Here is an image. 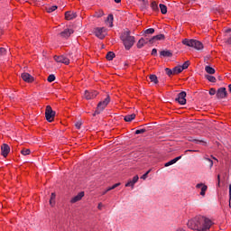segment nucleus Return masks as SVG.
I'll return each instance as SVG.
<instances>
[{
	"instance_id": "a211bd4d",
	"label": "nucleus",
	"mask_w": 231,
	"mask_h": 231,
	"mask_svg": "<svg viewBox=\"0 0 231 231\" xmlns=\"http://www.w3.org/2000/svg\"><path fill=\"white\" fill-rule=\"evenodd\" d=\"M139 177L138 175H135L133 180H130L126 184L125 187H132V189L134 188V184L138 182Z\"/></svg>"
},
{
	"instance_id": "3c124183",
	"label": "nucleus",
	"mask_w": 231,
	"mask_h": 231,
	"mask_svg": "<svg viewBox=\"0 0 231 231\" xmlns=\"http://www.w3.org/2000/svg\"><path fill=\"white\" fill-rule=\"evenodd\" d=\"M102 207H104V205L102 203H99L97 206L98 210H102Z\"/></svg>"
},
{
	"instance_id": "de8ad7c7",
	"label": "nucleus",
	"mask_w": 231,
	"mask_h": 231,
	"mask_svg": "<svg viewBox=\"0 0 231 231\" xmlns=\"http://www.w3.org/2000/svg\"><path fill=\"white\" fill-rule=\"evenodd\" d=\"M220 183H221V176L217 175V187H219Z\"/></svg>"
},
{
	"instance_id": "ea45409f",
	"label": "nucleus",
	"mask_w": 231,
	"mask_h": 231,
	"mask_svg": "<svg viewBox=\"0 0 231 231\" xmlns=\"http://www.w3.org/2000/svg\"><path fill=\"white\" fill-rule=\"evenodd\" d=\"M104 16V11H99V12H97L95 14H94V17H97V18H100Z\"/></svg>"
},
{
	"instance_id": "864d4df0",
	"label": "nucleus",
	"mask_w": 231,
	"mask_h": 231,
	"mask_svg": "<svg viewBox=\"0 0 231 231\" xmlns=\"http://www.w3.org/2000/svg\"><path fill=\"white\" fill-rule=\"evenodd\" d=\"M115 3H122V0H114Z\"/></svg>"
},
{
	"instance_id": "7ed1b4c3",
	"label": "nucleus",
	"mask_w": 231,
	"mask_h": 231,
	"mask_svg": "<svg viewBox=\"0 0 231 231\" xmlns=\"http://www.w3.org/2000/svg\"><path fill=\"white\" fill-rule=\"evenodd\" d=\"M182 44L185 46H189V48H194L195 50H198L199 51H201L203 50L204 46L203 43L198 40H189V39H184L182 41Z\"/></svg>"
},
{
	"instance_id": "8fccbe9b",
	"label": "nucleus",
	"mask_w": 231,
	"mask_h": 231,
	"mask_svg": "<svg viewBox=\"0 0 231 231\" xmlns=\"http://www.w3.org/2000/svg\"><path fill=\"white\" fill-rule=\"evenodd\" d=\"M141 180H147V173H144L142 177Z\"/></svg>"
},
{
	"instance_id": "6ab92c4d",
	"label": "nucleus",
	"mask_w": 231,
	"mask_h": 231,
	"mask_svg": "<svg viewBox=\"0 0 231 231\" xmlns=\"http://www.w3.org/2000/svg\"><path fill=\"white\" fill-rule=\"evenodd\" d=\"M84 196V191L79 192L77 196L71 199V203H77V201H80L82 199V197Z\"/></svg>"
},
{
	"instance_id": "c85d7f7f",
	"label": "nucleus",
	"mask_w": 231,
	"mask_h": 231,
	"mask_svg": "<svg viewBox=\"0 0 231 231\" xmlns=\"http://www.w3.org/2000/svg\"><path fill=\"white\" fill-rule=\"evenodd\" d=\"M151 82H153V84H158V77L154 74L150 75L149 77Z\"/></svg>"
},
{
	"instance_id": "aec40b11",
	"label": "nucleus",
	"mask_w": 231,
	"mask_h": 231,
	"mask_svg": "<svg viewBox=\"0 0 231 231\" xmlns=\"http://www.w3.org/2000/svg\"><path fill=\"white\" fill-rule=\"evenodd\" d=\"M154 33V28L146 29L143 32V35L145 39H149V35H152Z\"/></svg>"
},
{
	"instance_id": "603ef678",
	"label": "nucleus",
	"mask_w": 231,
	"mask_h": 231,
	"mask_svg": "<svg viewBox=\"0 0 231 231\" xmlns=\"http://www.w3.org/2000/svg\"><path fill=\"white\" fill-rule=\"evenodd\" d=\"M230 32H231V29L229 28V29H227V30L226 31V33H230Z\"/></svg>"
},
{
	"instance_id": "58836bf2",
	"label": "nucleus",
	"mask_w": 231,
	"mask_h": 231,
	"mask_svg": "<svg viewBox=\"0 0 231 231\" xmlns=\"http://www.w3.org/2000/svg\"><path fill=\"white\" fill-rule=\"evenodd\" d=\"M151 8L156 12L158 10V4L156 2H152Z\"/></svg>"
},
{
	"instance_id": "f257e3e1",
	"label": "nucleus",
	"mask_w": 231,
	"mask_h": 231,
	"mask_svg": "<svg viewBox=\"0 0 231 231\" xmlns=\"http://www.w3.org/2000/svg\"><path fill=\"white\" fill-rule=\"evenodd\" d=\"M212 225V220L201 216L195 217L191 220H189L187 224L191 230L197 231H208Z\"/></svg>"
},
{
	"instance_id": "5701e85b",
	"label": "nucleus",
	"mask_w": 231,
	"mask_h": 231,
	"mask_svg": "<svg viewBox=\"0 0 231 231\" xmlns=\"http://www.w3.org/2000/svg\"><path fill=\"white\" fill-rule=\"evenodd\" d=\"M136 118V115L135 114H132V115H127L124 117L125 122H133V120H134Z\"/></svg>"
},
{
	"instance_id": "20e7f679",
	"label": "nucleus",
	"mask_w": 231,
	"mask_h": 231,
	"mask_svg": "<svg viewBox=\"0 0 231 231\" xmlns=\"http://www.w3.org/2000/svg\"><path fill=\"white\" fill-rule=\"evenodd\" d=\"M109 102H111V98L109 97V96H107L105 98V100H103L97 104V109L93 116H96V115H100V113H102V111H104V109H106V107H107V105L109 104Z\"/></svg>"
},
{
	"instance_id": "bf43d9fd",
	"label": "nucleus",
	"mask_w": 231,
	"mask_h": 231,
	"mask_svg": "<svg viewBox=\"0 0 231 231\" xmlns=\"http://www.w3.org/2000/svg\"><path fill=\"white\" fill-rule=\"evenodd\" d=\"M1 33H3V31H2L1 28H0V35H1Z\"/></svg>"
},
{
	"instance_id": "a878e982",
	"label": "nucleus",
	"mask_w": 231,
	"mask_h": 231,
	"mask_svg": "<svg viewBox=\"0 0 231 231\" xmlns=\"http://www.w3.org/2000/svg\"><path fill=\"white\" fill-rule=\"evenodd\" d=\"M172 69H173V75H179V73H181V71H183V69H181V66L174 67Z\"/></svg>"
},
{
	"instance_id": "6e6d98bb",
	"label": "nucleus",
	"mask_w": 231,
	"mask_h": 231,
	"mask_svg": "<svg viewBox=\"0 0 231 231\" xmlns=\"http://www.w3.org/2000/svg\"><path fill=\"white\" fill-rule=\"evenodd\" d=\"M151 172V170H149L148 171L145 172V174H147V176H149V173Z\"/></svg>"
},
{
	"instance_id": "f8f14e48",
	"label": "nucleus",
	"mask_w": 231,
	"mask_h": 231,
	"mask_svg": "<svg viewBox=\"0 0 231 231\" xmlns=\"http://www.w3.org/2000/svg\"><path fill=\"white\" fill-rule=\"evenodd\" d=\"M196 189H200V196H202V198H205V194L207 193V190H208V187L204 183H199L196 185Z\"/></svg>"
},
{
	"instance_id": "c9c22d12",
	"label": "nucleus",
	"mask_w": 231,
	"mask_h": 231,
	"mask_svg": "<svg viewBox=\"0 0 231 231\" xmlns=\"http://www.w3.org/2000/svg\"><path fill=\"white\" fill-rule=\"evenodd\" d=\"M189 66H190V61L187 60L183 63V65L180 68L183 71V69H187V68H189Z\"/></svg>"
},
{
	"instance_id": "c756f323",
	"label": "nucleus",
	"mask_w": 231,
	"mask_h": 231,
	"mask_svg": "<svg viewBox=\"0 0 231 231\" xmlns=\"http://www.w3.org/2000/svg\"><path fill=\"white\" fill-rule=\"evenodd\" d=\"M205 79H207L208 82H217L216 77L210 76L208 74L205 75Z\"/></svg>"
},
{
	"instance_id": "473e14b6",
	"label": "nucleus",
	"mask_w": 231,
	"mask_h": 231,
	"mask_svg": "<svg viewBox=\"0 0 231 231\" xmlns=\"http://www.w3.org/2000/svg\"><path fill=\"white\" fill-rule=\"evenodd\" d=\"M106 59H107L108 60H113V59H115V52H113V51L107 52V54H106Z\"/></svg>"
},
{
	"instance_id": "dca6fc26",
	"label": "nucleus",
	"mask_w": 231,
	"mask_h": 231,
	"mask_svg": "<svg viewBox=\"0 0 231 231\" xmlns=\"http://www.w3.org/2000/svg\"><path fill=\"white\" fill-rule=\"evenodd\" d=\"M65 19L67 21H72V19H77V13L68 11L65 13Z\"/></svg>"
},
{
	"instance_id": "49530a36",
	"label": "nucleus",
	"mask_w": 231,
	"mask_h": 231,
	"mask_svg": "<svg viewBox=\"0 0 231 231\" xmlns=\"http://www.w3.org/2000/svg\"><path fill=\"white\" fill-rule=\"evenodd\" d=\"M82 125V123L78 122L75 124V126L77 127V129H80V126Z\"/></svg>"
},
{
	"instance_id": "13d9d810",
	"label": "nucleus",
	"mask_w": 231,
	"mask_h": 231,
	"mask_svg": "<svg viewBox=\"0 0 231 231\" xmlns=\"http://www.w3.org/2000/svg\"><path fill=\"white\" fill-rule=\"evenodd\" d=\"M176 231H185L184 229L179 228Z\"/></svg>"
},
{
	"instance_id": "4c0bfd02",
	"label": "nucleus",
	"mask_w": 231,
	"mask_h": 231,
	"mask_svg": "<svg viewBox=\"0 0 231 231\" xmlns=\"http://www.w3.org/2000/svg\"><path fill=\"white\" fill-rule=\"evenodd\" d=\"M30 152H32L30 151V149H23L21 151V154H23V156H28V154H30Z\"/></svg>"
},
{
	"instance_id": "0eeeda50",
	"label": "nucleus",
	"mask_w": 231,
	"mask_h": 231,
	"mask_svg": "<svg viewBox=\"0 0 231 231\" xmlns=\"http://www.w3.org/2000/svg\"><path fill=\"white\" fill-rule=\"evenodd\" d=\"M96 37H97L98 39H105L106 38V28L104 27H97L95 29L94 32Z\"/></svg>"
},
{
	"instance_id": "2eb2a0df",
	"label": "nucleus",
	"mask_w": 231,
	"mask_h": 231,
	"mask_svg": "<svg viewBox=\"0 0 231 231\" xmlns=\"http://www.w3.org/2000/svg\"><path fill=\"white\" fill-rule=\"evenodd\" d=\"M1 151H2V156H4V158H6V156H8L10 152V146L6 143H4L1 147Z\"/></svg>"
},
{
	"instance_id": "a19ab883",
	"label": "nucleus",
	"mask_w": 231,
	"mask_h": 231,
	"mask_svg": "<svg viewBox=\"0 0 231 231\" xmlns=\"http://www.w3.org/2000/svg\"><path fill=\"white\" fill-rule=\"evenodd\" d=\"M6 55V49L1 47L0 48V57H5Z\"/></svg>"
},
{
	"instance_id": "bb28decb",
	"label": "nucleus",
	"mask_w": 231,
	"mask_h": 231,
	"mask_svg": "<svg viewBox=\"0 0 231 231\" xmlns=\"http://www.w3.org/2000/svg\"><path fill=\"white\" fill-rule=\"evenodd\" d=\"M159 8H160L161 13H162V14H167V5H163V4H160V5H159Z\"/></svg>"
},
{
	"instance_id": "cd10ccee",
	"label": "nucleus",
	"mask_w": 231,
	"mask_h": 231,
	"mask_svg": "<svg viewBox=\"0 0 231 231\" xmlns=\"http://www.w3.org/2000/svg\"><path fill=\"white\" fill-rule=\"evenodd\" d=\"M55 198H56L55 193H51V199H50L51 207H55Z\"/></svg>"
},
{
	"instance_id": "9b49d317",
	"label": "nucleus",
	"mask_w": 231,
	"mask_h": 231,
	"mask_svg": "<svg viewBox=\"0 0 231 231\" xmlns=\"http://www.w3.org/2000/svg\"><path fill=\"white\" fill-rule=\"evenodd\" d=\"M217 98H218V99L226 98V88H220L217 89Z\"/></svg>"
},
{
	"instance_id": "72a5a7b5",
	"label": "nucleus",
	"mask_w": 231,
	"mask_h": 231,
	"mask_svg": "<svg viewBox=\"0 0 231 231\" xmlns=\"http://www.w3.org/2000/svg\"><path fill=\"white\" fill-rule=\"evenodd\" d=\"M106 23L110 24V28L113 26V14H109L106 18Z\"/></svg>"
},
{
	"instance_id": "a18cd8bd",
	"label": "nucleus",
	"mask_w": 231,
	"mask_h": 231,
	"mask_svg": "<svg viewBox=\"0 0 231 231\" xmlns=\"http://www.w3.org/2000/svg\"><path fill=\"white\" fill-rule=\"evenodd\" d=\"M152 55L153 57H156V55H158V50L152 49Z\"/></svg>"
},
{
	"instance_id": "393cba45",
	"label": "nucleus",
	"mask_w": 231,
	"mask_h": 231,
	"mask_svg": "<svg viewBox=\"0 0 231 231\" xmlns=\"http://www.w3.org/2000/svg\"><path fill=\"white\" fill-rule=\"evenodd\" d=\"M116 187H120V183H116L114 184L112 187H109L108 189H106V190H105L102 194L103 196L107 194V192H109V190H114V189H116Z\"/></svg>"
},
{
	"instance_id": "5fc2aeb1",
	"label": "nucleus",
	"mask_w": 231,
	"mask_h": 231,
	"mask_svg": "<svg viewBox=\"0 0 231 231\" xmlns=\"http://www.w3.org/2000/svg\"><path fill=\"white\" fill-rule=\"evenodd\" d=\"M229 196H231V185H229Z\"/></svg>"
},
{
	"instance_id": "37998d69",
	"label": "nucleus",
	"mask_w": 231,
	"mask_h": 231,
	"mask_svg": "<svg viewBox=\"0 0 231 231\" xmlns=\"http://www.w3.org/2000/svg\"><path fill=\"white\" fill-rule=\"evenodd\" d=\"M146 129L145 128H143V129H140V130H136L135 131V134H143V133H146Z\"/></svg>"
},
{
	"instance_id": "09e8293b",
	"label": "nucleus",
	"mask_w": 231,
	"mask_h": 231,
	"mask_svg": "<svg viewBox=\"0 0 231 231\" xmlns=\"http://www.w3.org/2000/svg\"><path fill=\"white\" fill-rule=\"evenodd\" d=\"M185 152H198L196 150H186Z\"/></svg>"
},
{
	"instance_id": "052dcab7",
	"label": "nucleus",
	"mask_w": 231,
	"mask_h": 231,
	"mask_svg": "<svg viewBox=\"0 0 231 231\" xmlns=\"http://www.w3.org/2000/svg\"><path fill=\"white\" fill-rule=\"evenodd\" d=\"M211 158H213V160H217V159H216V157H213V156H211Z\"/></svg>"
},
{
	"instance_id": "f704fd0d",
	"label": "nucleus",
	"mask_w": 231,
	"mask_h": 231,
	"mask_svg": "<svg viewBox=\"0 0 231 231\" xmlns=\"http://www.w3.org/2000/svg\"><path fill=\"white\" fill-rule=\"evenodd\" d=\"M165 73L168 75V77H171V75H174L173 69H171L169 68L165 69Z\"/></svg>"
},
{
	"instance_id": "4468645a",
	"label": "nucleus",
	"mask_w": 231,
	"mask_h": 231,
	"mask_svg": "<svg viewBox=\"0 0 231 231\" xmlns=\"http://www.w3.org/2000/svg\"><path fill=\"white\" fill-rule=\"evenodd\" d=\"M21 78L23 79V80H24V82L28 83H32L34 80L33 77L30 75L28 72L22 73Z\"/></svg>"
},
{
	"instance_id": "6e6552de",
	"label": "nucleus",
	"mask_w": 231,
	"mask_h": 231,
	"mask_svg": "<svg viewBox=\"0 0 231 231\" xmlns=\"http://www.w3.org/2000/svg\"><path fill=\"white\" fill-rule=\"evenodd\" d=\"M98 95V92L95 91V90H85L84 93V98H86V100H93V98H97V96Z\"/></svg>"
},
{
	"instance_id": "4d7b16f0",
	"label": "nucleus",
	"mask_w": 231,
	"mask_h": 231,
	"mask_svg": "<svg viewBox=\"0 0 231 231\" xmlns=\"http://www.w3.org/2000/svg\"><path fill=\"white\" fill-rule=\"evenodd\" d=\"M229 92L231 93V84L228 86Z\"/></svg>"
},
{
	"instance_id": "b1692460",
	"label": "nucleus",
	"mask_w": 231,
	"mask_h": 231,
	"mask_svg": "<svg viewBox=\"0 0 231 231\" xmlns=\"http://www.w3.org/2000/svg\"><path fill=\"white\" fill-rule=\"evenodd\" d=\"M205 71L208 72V75H214V73H216V69L210 66H206Z\"/></svg>"
},
{
	"instance_id": "e433bc0d",
	"label": "nucleus",
	"mask_w": 231,
	"mask_h": 231,
	"mask_svg": "<svg viewBox=\"0 0 231 231\" xmlns=\"http://www.w3.org/2000/svg\"><path fill=\"white\" fill-rule=\"evenodd\" d=\"M206 162H208L209 168L212 169L214 167V162L210 158L205 157Z\"/></svg>"
},
{
	"instance_id": "f3484780",
	"label": "nucleus",
	"mask_w": 231,
	"mask_h": 231,
	"mask_svg": "<svg viewBox=\"0 0 231 231\" xmlns=\"http://www.w3.org/2000/svg\"><path fill=\"white\" fill-rule=\"evenodd\" d=\"M149 42V38H141L137 42V48L140 50L145 46Z\"/></svg>"
},
{
	"instance_id": "423d86ee",
	"label": "nucleus",
	"mask_w": 231,
	"mask_h": 231,
	"mask_svg": "<svg viewBox=\"0 0 231 231\" xmlns=\"http://www.w3.org/2000/svg\"><path fill=\"white\" fill-rule=\"evenodd\" d=\"M187 92L182 91L178 94L177 98L175 99L176 102L180 104V106H185L187 104Z\"/></svg>"
},
{
	"instance_id": "f03ea898",
	"label": "nucleus",
	"mask_w": 231,
	"mask_h": 231,
	"mask_svg": "<svg viewBox=\"0 0 231 231\" xmlns=\"http://www.w3.org/2000/svg\"><path fill=\"white\" fill-rule=\"evenodd\" d=\"M125 50L129 51L132 46H134V36H131V31H125L120 37Z\"/></svg>"
},
{
	"instance_id": "1a4fd4ad",
	"label": "nucleus",
	"mask_w": 231,
	"mask_h": 231,
	"mask_svg": "<svg viewBox=\"0 0 231 231\" xmlns=\"http://www.w3.org/2000/svg\"><path fill=\"white\" fill-rule=\"evenodd\" d=\"M54 60L56 62H61V64H69V58L64 56V55H60V56H54Z\"/></svg>"
},
{
	"instance_id": "79ce46f5",
	"label": "nucleus",
	"mask_w": 231,
	"mask_h": 231,
	"mask_svg": "<svg viewBox=\"0 0 231 231\" xmlns=\"http://www.w3.org/2000/svg\"><path fill=\"white\" fill-rule=\"evenodd\" d=\"M47 80H48V82H54L55 75H53V74L49 75Z\"/></svg>"
},
{
	"instance_id": "2f4dec72",
	"label": "nucleus",
	"mask_w": 231,
	"mask_h": 231,
	"mask_svg": "<svg viewBox=\"0 0 231 231\" xmlns=\"http://www.w3.org/2000/svg\"><path fill=\"white\" fill-rule=\"evenodd\" d=\"M55 10H57V5H52L46 8L48 14H51L52 12H55Z\"/></svg>"
},
{
	"instance_id": "9d476101",
	"label": "nucleus",
	"mask_w": 231,
	"mask_h": 231,
	"mask_svg": "<svg viewBox=\"0 0 231 231\" xmlns=\"http://www.w3.org/2000/svg\"><path fill=\"white\" fill-rule=\"evenodd\" d=\"M75 31H73V29H69V28H67L65 29L63 32H61L60 33V36L62 38V39H68L69 37L71 36L72 33H74Z\"/></svg>"
},
{
	"instance_id": "39448f33",
	"label": "nucleus",
	"mask_w": 231,
	"mask_h": 231,
	"mask_svg": "<svg viewBox=\"0 0 231 231\" xmlns=\"http://www.w3.org/2000/svg\"><path fill=\"white\" fill-rule=\"evenodd\" d=\"M45 118L47 122H52L55 118V111L50 106H46Z\"/></svg>"
},
{
	"instance_id": "c03bdc74",
	"label": "nucleus",
	"mask_w": 231,
	"mask_h": 231,
	"mask_svg": "<svg viewBox=\"0 0 231 231\" xmlns=\"http://www.w3.org/2000/svg\"><path fill=\"white\" fill-rule=\"evenodd\" d=\"M217 93L216 88H212L209 89V95L214 96L217 95Z\"/></svg>"
},
{
	"instance_id": "4be33fe9",
	"label": "nucleus",
	"mask_w": 231,
	"mask_h": 231,
	"mask_svg": "<svg viewBox=\"0 0 231 231\" xmlns=\"http://www.w3.org/2000/svg\"><path fill=\"white\" fill-rule=\"evenodd\" d=\"M160 57H172V51L166 50L160 52Z\"/></svg>"
},
{
	"instance_id": "7c9ffc66",
	"label": "nucleus",
	"mask_w": 231,
	"mask_h": 231,
	"mask_svg": "<svg viewBox=\"0 0 231 231\" xmlns=\"http://www.w3.org/2000/svg\"><path fill=\"white\" fill-rule=\"evenodd\" d=\"M192 142H194V143H197L198 145H207V142L203 140L193 139Z\"/></svg>"
},
{
	"instance_id": "412c9836",
	"label": "nucleus",
	"mask_w": 231,
	"mask_h": 231,
	"mask_svg": "<svg viewBox=\"0 0 231 231\" xmlns=\"http://www.w3.org/2000/svg\"><path fill=\"white\" fill-rule=\"evenodd\" d=\"M179 160H181V156L176 157L173 160L166 162L164 164L165 167H171V165H174V163H176Z\"/></svg>"
},
{
	"instance_id": "ddd939ff",
	"label": "nucleus",
	"mask_w": 231,
	"mask_h": 231,
	"mask_svg": "<svg viewBox=\"0 0 231 231\" xmlns=\"http://www.w3.org/2000/svg\"><path fill=\"white\" fill-rule=\"evenodd\" d=\"M157 41H165V35L164 34H158L151 39H149V43L150 44H154V42H157Z\"/></svg>"
}]
</instances>
